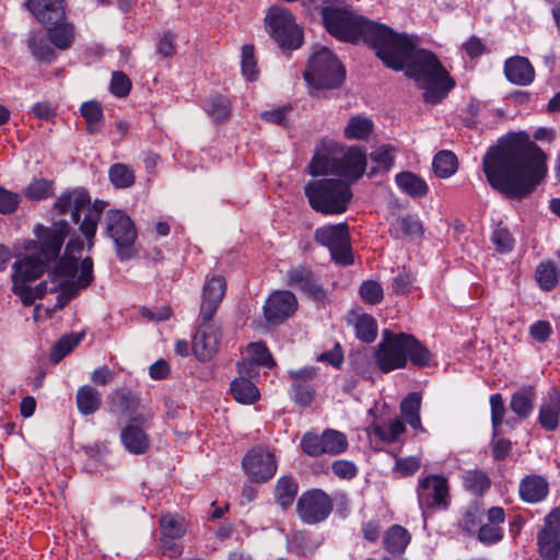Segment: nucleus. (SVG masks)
Instances as JSON below:
<instances>
[{
	"mask_svg": "<svg viewBox=\"0 0 560 560\" xmlns=\"http://www.w3.org/2000/svg\"><path fill=\"white\" fill-rule=\"evenodd\" d=\"M432 167L439 178H448L456 173L458 161L452 151L443 150L434 155Z\"/></svg>",
	"mask_w": 560,
	"mask_h": 560,
	"instance_id": "37998d69",
	"label": "nucleus"
},
{
	"mask_svg": "<svg viewBox=\"0 0 560 560\" xmlns=\"http://www.w3.org/2000/svg\"><path fill=\"white\" fill-rule=\"evenodd\" d=\"M536 398L537 393L534 386H523L512 395L510 408L518 418L526 419L534 410Z\"/></svg>",
	"mask_w": 560,
	"mask_h": 560,
	"instance_id": "c756f323",
	"label": "nucleus"
},
{
	"mask_svg": "<svg viewBox=\"0 0 560 560\" xmlns=\"http://www.w3.org/2000/svg\"><path fill=\"white\" fill-rule=\"evenodd\" d=\"M22 197L18 192H13L2 186H0V213L1 214H11L13 213L20 202Z\"/></svg>",
	"mask_w": 560,
	"mask_h": 560,
	"instance_id": "052dcab7",
	"label": "nucleus"
},
{
	"mask_svg": "<svg viewBox=\"0 0 560 560\" xmlns=\"http://www.w3.org/2000/svg\"><path fill=\"white\" fill-rule=\"evenodd\" d=\"M491 423L493 434H497L498 428L502 424L505 415L504 400L501 394H492L490 396Z\"/></svg>",
	"mask_w": 560,
	"mask_h": 560,
	"instance_id": "680f3d73",
	"label": "nucleus"
},
{
	"mask_svg": "<svg viewBox=\"0 0 560 560\" xmlns=\"http://www.w3.org/2000/svg\"><path fill=\"white\" fill-rule=\"evenodd\" d=\"M247 354L255 364L267 368H272L276 364L270 351L262 342H250L247 346Z\"/></svg>",
	"mask_w": 560,
	"mask_h": 560,
	"instance_id": "6e6d98bb",
	"label": "nucleus"
},
{
	"mask_svg": "<svg viewBox=\"0 0 560 560\" xmlns=\"http://www.w3.org/2000/svg\"><path fill=\"white\" fill-rule=\"evenodd\" d=\"M547 155L526 132L509 133L482 159L489 185L508 198L530 195L547 175Z\"/></svg>",
	"mask_w": 560,
	"mask_h": 560,
	"instance_id": "f257e3e1",
	"label": "nucleus"
},
{
	"mask_svg": "<svg viewBox=\"0 0 560 560\" xmlns=\"http://www.w3.org/2000/svg\"><path fill=\"white\" fill-rule=\"evenodd\" d=\"M120 440L125 448L131 454H144L150 447L148 434L136 424L125 427L120 432Z\"/></svg>",
	"mask_w": 560,
	"mask_h": 560,
	"instance_id": "cd10ccee",
	"label": "nucleus"
},
{
	"mask_svg": "<svg viewBox=\"0 0 560 560\" xmlns=\"http://www.w3.org/2000/svg\"><path fill=\"white\" fill-rule=\"evenodd\" d=\"M54 192V182L46 178H34L24 189V196L32 201L48 199Z\"/></svg>",
	"mask_w": 560,
	"mask_h": 560,
	"instance_id": "49530a36",
	"label": "nucleus"
},
{
	"mask_svg": "<svg viewBox=\"0 0 560 560\" xmlns=\"http://www.w3.org/2000/svg\"><path fill=\"white\" fill-rule=\"evenodd\" d=\"M202 108L214 122L226 120L232 112L230 98L218 93L205 100Z\"/></svg>",
	"mask_w": 560,
	"mask_h": 560,
	"instance_id": "72a5a7b5",
	"label": "nucleus"
},
{
	"mask_svg": "<svg viewBox=\"0 0 560 560\" xmlns=\"http://www.w3.org/2000/svg\"><path fill=\"white\" fill-rule=\"evenodd\" d=\"M314 238L318 244L329 249L335 262L341 266L353 264L347 223L328 224L317 228L314 232Z\"/></svg>",
	"mask_w": 560,
	"mask_h": 560,
	"instance_id": "ddd939ff",
	"label": "nucleus"
},
{
	"mask_svg": "<svg viewBox=\"0 0 560 560\" xmlns=\"http://www.w3.org/2000/svg\"><path fill=\"white\" fill-rule=\"evenodd\" d=\"M230 390L234 399L241 404L250 405L259 398V390L256 385L245 377L233 380Z\"/></svg>",
	"mask_w": 560,
	"mask_h": 560,
	"instance_id": "e433bc0d",
	"label": "nucleus"
},
{
	"mask_svg": "<svg viewBox=\"0 0 560 560\" xmlns=\"http://www.w3.org/2000/svg\"><path fill=\"white\" fill-rule=\"evenodd\" d=\"M463 485L471 493L482 494L490 488L491 481L485 471L472 469L463 475Z\"/></svg>",
	"mask_w": 560,
	"mask_h": 560,
	"instance_id": "09e8293b",
	"label": "nucleus"
},
{
	"mask_svg": "<svg viewBox=\"0 0 560 560\" xmlns=\"http://www.w3.org/2000/svg\"><path fill=\"white\" fill-rule=\"evenodd\" d=\"M418 503L423 513L446 510L450 504L448 480L441 475H428L418 481Z\"/></svg>",
	"mask_w": 560,
	"mask_h": 560,
	"instance_id": "4468645a",
	"label": "nucleus"
},
{
	"mask_svg": "<svg viewBox=\"0 0 560 560\" xmlns=\"http://www.w3.org/2000/svg\"><path fill=\"white\" fill-rule=\"evenodd\" d=\"M421 466V459L417 456H408L396 459L394 472L399 477L415 475Z\"/></svg>",
	"mask_w": 560,
	"mask_h": 560,
	"instance_id": "bf43d9fd",
	"label": "nucleus"
},
{
	"mask_svg": "<svg viewBox=\"0 0 560 560\" xmlns=\"http://www.w3.org/2000/svg\"><path fill=\"white\" fill-rule=\"evenodd\" d=\"M398 34L408 38L412 48L405 57L401 67L394 70L405 69L406 75L413 79L418 86L423 90L425 103L434 105L442 102L454 89V79L433 52L418 48L419 39L417 36Z\"/></svg>",
	"mask_w": 560,
	"mask_h": 560,
	"instance_id": "20e7f679",
	"label": "nucleus"
},
{
	"mask_svg": "<svg viewBox=\"0 0 560 560\" xmlns=\"http://www.w3.org/2000/svg\"><path fill=\"white\" fill-rule=\"evenodd\" d=\"M376 368L383 373L405 369L408 361L415 366H427L431 361L430 350L412 335L395 334L388 329L382 332V339L373 353Z\"/></svg>",
	"mask_w": 560,
	"mask_h": 560,
	"instance_id": "423d86ee",
	"label": "nucleus"
},
{
	"mask_svg": "<svg viewBox=\"0 0 560 560\" xmlns=\"http://www.w3.org/2000/svg\"><path fill=\"white\" fill-rule=\"evenodd\" d=\"M175 40L176 36L173 32L167 31L163 33L156 43V52L163 58H170L174 56L176 51Z\"/></svg>",
	"mask_w": 560,
	"mask_h": 560,
	"instance_id": "69168bd1",
	"label": "nucleus"
},
{
	"mask_svg": "<svg viewBox=\"0 0 560 560\" xmlns=\"http://www.w3.org/2000/svg\"><path fill=\"white\" fill-rule=\"evenodd\" d=\"M538 422L546 431H556L560 423V392L551 389L539 407Z\"/></svg>",
	"mask_w": 560,
	"mask_h": 560,
	"instance_id": "bb28decb",
	"label": "nucleus"
},
{
	"mask_svg": "<svg viewBox=\"0 0 560 560\" xmlns=\"http://www.w3.org/2000/svg\"><path fill=\"white\" fill-rule=\"evenodd\" d=\"M535 278L541 290H553L559 282L558 268L556 264L550 260L540 262L536 267Z\"/></svg>",
	"mask_w": 560,
	"mask_h": 560,
	"instance_id": "c03bdc74",
	"label": "nucleus"
},
{
	"mask_svg": "<svg viewBox=\"0 0 560 560\" xmlns=\"http://www.w3.org/2000/svg\"><path fill=\"white\" fill-rule=\"evenodd\" d=\"M360 295L362 300L369 304H378L384 296L382 285L374 280L363 281L360 285Z\"/></svg>",
	"mask_w": 560,
	"mask_h": 560,
	"instance_id": "13d9d810",
	"label": "nucleus"
},
{
	"mask_svg": "<svg viewBox=\"0 0 560 560\" xmlns=\"http://www.w3.org/2000/svg\"><path fill=\"white\" fill-rule=\"evenodd\" d=\"M221 330L218 326L200 318L199 327L194 336L192 351L199 361H208L214 357L219 350L221 340Z\"/></svg>",
	"mask_w": 560,
	"mask_h": 560,
	"instance_id": "6ab92c4d",
	"label": "nucleus"
},
{
	"mask_svg": "<svg viewBox=\"0 0 560 560\" xmlns=\"http://www.w3.org/2000/svg\"><path fill=\"white\" fill-rule=\"evenodd\" d=\"M161 537L179 540L185 532L184 518L176 514L163 515L160 520Z\"/></svg>",
	"mask_w": 560,
	"mask_h": 560,
	"instance_id": "a18cd8bd",
	"label": "nucleus"
},
{
	"mask_svg": "<svg viewBox=\"0 0 560 560\" xmlns=\"http://www.w3.org/2000/svg\"><path fill=\"white\" fill-rule=\"evenodd\" d=\"M101 394L90 385H84L78 389L77 406L82 415L89 416L98 410L101 406Z\"/></svg>",
	"mask_w": 560,
	"mask_h": 560,
	"instance_id": "ea45409f",
	"label": "nucleus"
},
{
	"mask_svg": "<svg viewBox=\"0 0 560 560\" xmlns=\"http://www.w3.org/2000/svg\"><path fill=\"white\" fill-rule=\"evenodd\" d=\"M298 493V485L291 477H281L277 481L276 498L278 503L287 509L290 506Z\"/></svg>",
	"mask_w": 560,
	"mask_h": 560,
	"instance_id": "3c124183",
	"label": "nucleus"
},
{
	"mask_svg": "<svg viewBox=\"0 0 560 560\" xmlns=\"http://www.w3.org/2000/svg\"><path fill=\"white\" fill-rule=\"evenodd\" d=\"M289 374L293 380L291 387L293 400L301 406L311 405L315 396V389L311 381L316 376V369L305 366L298 371H290Z\"/></svg>",
	"mask_w": 560,
	"mask_h": 560,
	"instance_id": "5701e85b",
	"label": "nucleus"
},
{
	"mask_svg": "<svg viewBox=\"0 0 560 560\" xmlns=\"http://www.w3.org/2000/svg\"><path fill=\"white\" fill-rule=\"evenodd\" d=\"M288 284L300 289L315 301H324L326 292L307 265H299L288 270Z\"/></svg>",
	"mask_w": 560,
	"mask_h": 560,
	"instance_id": "412c9836",
	"label": "nucleus"
},
{
	"mask_svg": "<svg viewBox=\"0 0 560 560\" xmlns=\"http://www.w3.org/2000/svg\"><path fill=\"white\" fill-rule=\"evenodd\" d=\"M296 510L304 523L317 524L329 516L332 510V502L327 493L315 489L300 497Z\"/></svg>",
	"mask_w": 560,
	"mask_h": 560,
	"instance_id": "dca6fc26",
	"label": "nucleus"
},
{
	"mask_svg": "<svg viewBox=\"0 0 560 560\" xmlns=\"http://www.w3.org/2000/svg\"><path fill=\"white\" fill-rule=\"evenodd\" d=\"M71 226L67 220L55 221L50 226L37 224L34 228L35 242L38 254L43 257L25 255L16 259L12 265V292L15 295H25L28 300V284L39 279L46 271L48 262L59 257L66 237L70 234Z\"/></svg>",
	"mask_w": 560,
	"mask_h": 560,
	"instance_id": "7ed1b4c3",
	"label": "nucleus"
},
{
	"mask_svg": "<svg viewBox=\"0 0 560 560\" xmlns=\"http://www.w3.org/2000/svg\"><path fill=\"white\" fill-rule=\"evenodd\" d=\"M226 291V282L221 276H213L203 285L199 318L211 320Z\"/></svg>",
	"mask_w": 560,
	"mask_h": 560,
	"instance_id": "4be33fe9",
	"label": "nucleus"
},
{
	"mask_svg": "<svg viewBox=\"0 0 560 560\" xmlns=\"http://www.w3.org/2000/svg\"><path fill=\"white\" fill-rule=\"evenodd\" d=\"M397 187L401 192L420 198L428 194L429 187L424 179L412 172H400L395 176Z\"/></svg>",
	"mask_w": 560,
	"mask_h": 560,
	"instance_id": "2f4dec72",
	"label": "nucleus"
},
{
	"mask_svg": "<svg viewBox=\"0 0 560 560\" xmlns=\"http://www.w3.org/2000/svg\"><path fill=\"white\" fill-rule=\"evenodd\" d=\"M490 238L497 252L501 254L510 253L514 248L515 241L513 236L509 229L501 223L493 229Z\"/></svg>",
	"mask_w": 560,
	"mask_h": 560,
	"instance_id": "5fc2aeb1",
	"label": "nucleus"
},
{
	"mask_svg": "<svg viewBox=\"0 0 560 560\" xmlns=\"http://www.w3.org/2000/svg\"><path fill=\"white\" fill-rule=\"evenodd\" d=\"M396 149L390 144H382L370 153V159L377 167H372L369 176L372 177L377 172H389L394 165Z\"/></svg>",
	"mask_w": 560,
	"mask_h": 560,
	"instance_id": "58836bf2",
	"label": "nucleus"
},
{
	"mask_svg": "<svg viewBox=\"0 0 560 560\" xmlns=\"http://www.w3.org/2000/svg\"><path fill=\"white\" fill-rule=\"evenodd\" d=\"M45 26L47 27L49 42L56 48L60 50L70 48L74 37V30L71 24L65 22L63 19L60 22L50 23Z\"/></svg>",
	"mask_w": 560,
	"mask_h": 560,
	"instance_id": "c9c22d12",
	"label": "nucleus"
},
{
	"mask_svg": "<svg viewBox=\"0 0 560 560\" xmlns=\"http://www.w3.org/2000/svg\"><path fill=\"white\" fill-rule=\"evenodd\" d=\"M289 550L298 556H307L313 553L317 545L304 532L294 533L288 541Z\"/></svg>",
	"mask_w": 560,
	"mask_h": 560,
	"instance_id": "864d4df0",
	"label": "nucleus"
},
{
	"mask_svg": "<svg viewBox=\"0 0 560 560\" xmlns=\"http://www.w3.org/2000/svg\"><path fill=\"white\" fill-rule=\"evenodd\" d=\"M538 552L542 559L558 560L560 552V509H553L546 517L537 535Z\"/></svg>",
	"mask_w": 560,
	"mask_h": 560,
	"instance_id": "a211bd4d",
	"label": "nucleus"
},
{
	"mask_svg": "<svg viewBox=\"0 0 560 560\" xmlns=\"http://www.w3.org/2000/svg\"><path fill=\"white\" fill-rule=\"evenodd\" d=\"M82 337V334H70L61 337L51 348L50 361L52 363L60 362L80 343Z\"/></svg>",
	"mask_w": 560,
	"mask_h": 560,
	"instance_id": "8fccbe9b",
	"label": "nucleus"
},
{
	"mask_svg": "<svg viewBox=\"0 0 560 560\" xmlns=\"http://www.w3.org/2000/svg\"><path fill=\"white\" fill-rule=\"evenodd\" d=\"M266 30L282 49H298L303 43V30L285 8H271L266 15Z\"/></svg>",
	"mask_w": 560,
	"mask_h": 560,
	"instance_id": "9b49d317",
	"label": "nucleus"
},
{
	"mask_svg": "<svg viewBox=\"0 0 560 560\" xmlns=\"http://www.w3.org/2000/svg\"><path fill=\"white\" fill-rule=\"evenodd\" d=\"M80 112L86 121V131L91 135L97 132L100 124L104 119L101 104L95 101L84 102L80 107Z\"/></svg>",
	"mask_w": 560,
	"mask_h": 560,
	"instance_id": "de8ad7c7",
	"label": "nucleus"
},
{
	"mask_svg": "<svg viewBox=\"0 0 560 560\" xmlns=\"http://www.w3.org/2000/svg\"><path fill=\"white\" fill-rule=\"evenodd\" d=\"M410 541V534L400 525L390 526L384 537V547L390 553H401Z\"/></svg>",
	"mask_w": 560,
	"mask_h": 560,
	"instance_id": "79ce46f5",
	"label": "nucleus"
},
{
	"mask_svg": "<svg viewBox=\"0 0 560 560\" xmlns=\"http://www.w3.org/2000/svg\"><path fill=\"white\" fill-rule=\"evenodd\" d=\"M131 90V81L121 71L114 72L110 80V92L117 97H125Z\"/></svg>",
	"mask_w": 560,
	"mask_h": 560,
	"instance_id": "e2e57ef3",
	"label": "nucleus"
},
{
	"mask_svg": "<svg viewBox=\"0 0 560 560\" xmlns=\"http://www.w3.org/2000/svg\"><path fill=\"white\" fill-rule=\"evenodd\" d=\"M322 18L330 35L343 42L368 44L387 68H400L408 51L412 48L408 38L399 36L390 27L370 21L351 10L325 7L322 9Z\"/></svg>",
	"mask_w": 560,
	"mask_h": 560,
	"instance_id": "f03ea898",
	"label": "nucleus"
},
{
	"mask_svg": "<svg viewBox=\"0 0 560 560\" xmlns=\"http://www.w3.org/2000/svg\"><path fill=\"white\" fill-rule=\"evenodd\" d=\"M347 322L354 329L355 337L365 343H371L377 336V323L375 318L362 312L360 308L352 310L347 315Z\"/></svg>",
	"mask_w": 560,
	"mask_h": 560,
	"instance_id": "a878e982",
	"label": "nucleus"
},
{
	"mask_svg": "<svg viewBox=\"0 0 560 560\" xmlns=\"http://www.w3.org/2000/svg\"><path fill=\"white\" fill-rule=\"evenodd\" d=\"M389 233L397 240L402 237H419L423 234V226L418 218L407 214L392 221Z\"/></svg>",
	"mask_w": 560,
	"mask_h": 560,
	"instance_id": "7c9ffc66",
	"label": "nucleus"
},
{
	"mask_svg": "<svg viewBox=\"0 0 560 560\" xmlns=\"http://www.w3.org/2000/svg\"><path fill=\"white\" fill-rule=\"evenodd\" d=\"M105 229L115 244L118 258L130 259L133 256V244L137 238L136 226L130 217L122 210H109L105 215Z\"/></svg>",
	"mask_w": 560,
	"mask_h": 560,
	"instance_id": "f8f14e48",
	"label": "nucleus"
},
{
	"mask_svg": "<svg viewBox=\"0 0 560 560\" xmlns=\"http://www.w3.org/2000/svg\"><path fill=\"white\" fill-rule=\"evenodd\" d=\"M89 192L84 188H73L61 192L55 200L54 208L59 214L70 211L71 220L79 225V231L86 241L88 250L94 246L97 224L106 203L96 200L91 205Z\"/></svg>",
	"mask_w": 560,
	"mask_h": 560,
	"instance_id": "6e6552de",
	"label": "nucleus"
},
{
	"mask_svg": "<svg viewBox=\"0 0 560 560\" xmlns=\"http://www.w3.org/2000/svg\"><path fill=\"white\" fill-rule=\"evenodd\" d=\"M308 203L325 215L342 214L352 199L350 184L338 178H322L310 182L304 188Z\"/></svg>",
	"mask_w": 560,
	"mask_h": 560,
	"instance_id": "1a4fd4ad",
	"label": "nucleus"
},
{
	"mask_svg": "<svg viewBox=\"0 0 560 560\" xmlns=\"http://www.w3.org/2000/svg\"><path fill=\"white\" fill-rule=\"evenodd\" d=\"M374 129L372 119L366 116L357 115L349 119L345 127V137L349 140L368 139Z\"/></svg>",
	"mask_w": 560,
	"mask_h": 560,
	"instance_id": "a19ab883",
	"label": "nucleus"
},
{
	"mask_svg": "<svg viewBox=\"0 0 560 560\" xmlns=\"http://www.w3.org/2000/svg\"><path fill=\"white\" fill-rule=\"evenodd\" d=\"M348 446L346 434L335 429H326L322 434L308 432L301 439L303 452L312 457L325 454L337 456L346 452Z\"/></svg>",
	"mask_w": 560,
	"mask_h": 560,
	"instance_id": "2eb2a0df",
	"label": "nucleus"
},
{
	"mask_svg": "<svg viewBox=\"0 0 560 560\" xmlns=\"http://www.w3.org/2000/svg\"><path fill=\"white\" fill-rule=\"evenodd\" d=\"M518 491L523 501L538 503L548 494V482L541 476L530 475L521 481Z\"/></svg>",
	"mask_w": 560,
	"mask_h": 560,
	"instance_id": "c85d7f7f",
	"label": "nucleus"
},
{
	"mask_svg": "<svg viewBox=\"0 0 560 560\" xmlns=\"http://www.w3.org/2000/svg\"><path fill=\"white\" fill-rule=\"evenodd\" d=\"M331 470L341 479H352L358 474L357 466L352 462L346 459L335 460L331 465Z\"/></svg>",
	"mask_w": 560,
	"mask_h": 560,
	"instance_id": "774afa93",
	"label": "nucleus"
},
{
	"mask_svg": "<svg viewBox=\"0 0 560 560\" xmlns=\"http://www.w3.org/2000/svg\"><path fill=\"white\" fill-rule=\"evenodd\" d=\"M551 334L552 327L547 320H537L529 326L530 337L538 342H546Z\"/></svg>",
	"mask_w": 560,
	"mask_h": 560,
	"instance_id": "338daca9",
	"label": "nucleus"
},
{
	"mask_svg": "<svg viewBox=\"0 0 560 560\" xmlns=\"http://www.w3.org/2000/svg\"><path fill=\"white\" fill-rule=\"evenodd\" d=\"M503 538V529L494 524L481 525L478 529V539L486 544L492 545L499 542Z\"/></svg>",
	"mask_w": 560,
	"mask_h": 560,
	"instance_id": "0e129e2a",
	"label": "nucleus"
},
{
	"mask_svg": "<svg viewBox=\"0 0 560 560\" xmlns=\"http://www.w3.org/2000/svg\"><path fill=\"white\" fill-rule=\"evenodd\" d=\"M242 467L253 482H266L275 476L277 460L271 452L259 446L245 454Z\"/></svg>",
	"mask_w": 560,
	"mask_h": 560,
	"instance_id": "f3484780",
	"label": "nucleus"
},
{
	"mask_svg": "<svg viewBox=\"0 0 560 560\" xmlns=\"http://www.w3.org/2000/svg\"><path fill=\"white\" fill-rule=\"evenodd\" d=\"M110 183L116 188H128L135 183V173L131 167L122 163H116L108 171Z\"/></svg>",
	"mask_w": 560,
	"mask_h": 560,
	"instance_id": "603ef678",
	"label": "nucleus"
},
{
	"mask_svg": "<svg viewBox=\"0 0 560 560\" xmlns=\"http://www.w3.org/2000/svg\"><path fill=\"white\" fill-rule=\"evenodd\" d=\"M366 168V154L360 147L346 150L334 140H323L308 164V172L316 177L334 174L352 182L362 177Z\"/></svg>",
	"mask_w": 560,
	"mask_h": 560,
	"instance_id": "0eeeda50",
	"label": "nucleus"
},
{
	"mask_svg": "<svg viewBox=\"0 0 560 560\" xmlns=\"http://www.w3.org/2000/svg\"><path fill=\"white\" fill-rule=\"evenodd\" d=\"M26 44L32 56L37 61L50 63L57 57L55 49L49 45L48 39L42 33L31 32L26 39Z\"/></svg>",
	"mask_w": 560,
	"mask_h": 560,
	"instance_id": "473e14b6",
	"label": "nucleus"
},
{
	"mask_svg": "<svg viewBox=\"0 0 560 560\" xmlns=\"http://www.w3.org/2000/svg\"><path fill=\"white\" fill-rule=\"evenodd\" d=\"M504 74L511 83L518 86L530 85L535 80V69L523 56H513L504 62Z\"/></svg>",
	"mask_w": 560,
	"mask_h": 560,
	"instance_id": "b1692460",
	"label": "nucleus"
},
{
	"mask_svg": "<svg viewBox=\"0 0 560 560\" xmlns=\"http://www.w3.org/2000/svg\"><path fill=\"white\" fill-rule=\"evenodd\" d=\"M82 250L83 242L78 236L71 237L63 255L52 269V280L59 284L51 288L50 291L60 289L61 292L57 298L59 307L65 306L80 290L90 287L94 280L93 259L85 257L79 261Z\"/></svg>",
	"mask_w": 560,
	"mask_h": 560,
	"instance_id": "39448f33",
	"label": "nucleus"
},
{
	"mask_svg": "<svg viewBox=\"0 0 560 560\" xmlns=\"http://www.w3.org/2000/svg\"><path fill=\"white\" fill-rule=\"evenodd\" d=\"M405 429L402 420L394 419L383 424L374 422L370 427L369 433L378 438L383 442L394 443L405 432Z\"/></svg>",
	"mask_w": 560,
	"mask_h": 560,
	"instance_id": "4c0bfd02",
	"label": "nucleus"
},
{
	"mask_svg": "<svg viewBox=\"0 0 560 560\" xmlns=\"http://www.w3.org/2000/svg\"><path fill=\"white\" fill-rule=\"evenodd\" d=\"M421 395L419 393L408 394L400 402V412L405 421L416 431L423 432L424 429L420 419Z\"/></svg>",
	"mask_w": 560,
	"mask_h": 560,
	"instance_id": "f704fd0d",
	"label": "nucleus"
},
{
	"mask_svg": "<svg viewBox=\"0 0 560 560\" xmlns=\"http://www.w3.org/2000/svg\"><path fill=\"white\" fill-rule=\"evenodd\" d=\"M345 75L346 71L337 57L325 47L314 52L304 72L305 81L315 90L337 89Z\"/></svg>",
	"mask_w": 560,
	"mask_h": 560,
	"instance_id": "9d476101",
	"label": "nucleus"
},
{
	"mask_svg": "<svg viewBox=\"0 0 560 560\" xmlns=\"http://www.w3.org/2000/svg\"><path fill=\"white\" fill-rule=\"evenodd\" d=\"M241 57V67L243 75L246 78L247 81L250 82L257 80L258 70L254 55V46L244 45L242 48Z\"/></svg>",
	"mask_w": 560,
	"mask_h": 560,
	"instance_id": "4d7b16f0",
	"label": "nucleus"
},
{
	"mask_svg": "<svg viewBox=\"0 0 560 560\" xmlns=\"http://www.w3.org/2000/svg\"><path fill=\"white\" fill-rule=\"evenodd\" d=\"M26 7L43 25L57 23L65 19L62 0H26Z\"/></svg>",
	"mask_w": 560,
	"mask_h": 560,
	"instance_id": "393cba45",
	"label": "nucleus"
},
{
	"mask_svg": "<svg viewBox=\"0 0 560 560\" xmlns=\"http://www.w3.org/2000/svg\"><path fill=\"white\" fill-rule=\"evenodd\" d=\"M298 308L295 295L288 290L272 292L264 305V315L268 323L280 324L294 314Z\"/></svg>",
	"mask_w": 560,
	"mask_h": 560,
	"instance_id": "aec40b11",
	"label": "nucleus"
}]
</instances>
